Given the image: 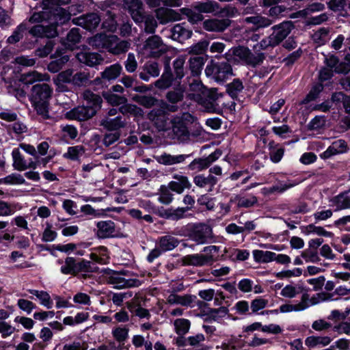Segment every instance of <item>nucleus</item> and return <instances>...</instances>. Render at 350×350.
Wrapping results in <instances>:
<instances>
[{"label": "nucleus", "instance_id": "f257e3e1", "mask_svg": "<svg viewBox=\"0 0 350 350\" xmlns=\"http://www.w3.org/2000/svg\"><path fill=\"white\" fill-rule=\"evenodd\" d=\"M186 56L179 55L172 63V68L170 63L166 62L164 70L160 78L154 82V86L160 90H165L171 87L174 82L180 84L182 79L187 72L185 66Z\"/></svg>", "mask_w": 350, "mask_h": 350}, {"label": "nucleus", "instance_id": "f03ea898", "mask_svg": "<svg viewBox=\"0 0 350 350\" xmlns=\"http://www.w3.org/2000/svg\"><path fill=\"white\" fill-rule=\"evenodd\" d=\"M194 117L189 113H183L172 116L171 118L170 133V138L180 143L187 142L190 139L191 133L188 125L194 122Z\"/></svg>", "mask_w": 350, "mask_h": 350}, {"label": "nucleus", "instance_id": "7ed1b4c3", "mask_svg": "<svg viewBox=\"0 0 350 350\" xmlns=\"http://www.w3.org/2000/svg\"><path fill=\"white\" fill-rule=\"evenodd\" d=\"M294 28V23L291 21H283L273 26L272 33L260 42V47L262 49H266L269 46L273 47L279 45Z\"/></svg>", "mask_w": 350, "mask_h": 350}, {"label": "nucleus", "instance_id": "20e7f679", "mask_svg": "<svg viewBox=\"0 0 350 350\" xmlns=\"http://www.w3.org/2000/svg\"><path fill=\"white\" fill-rule=\"evenodd\" d=\"M205 74L217 82L224 81L232 75L231 65L226 62H214L212 61L205 68Z\"/></svg>", "mask_w": 350, "mask_h": 350}, {"label": "nucleus", "instance_id": "39448f33", "mask_svg": "<svg viewBox=\"0 0 350 350\" xmlns=\"http://www.w3.org/2000/svg\"><path fill=\"white\" fill-rule=\"evenodd\" d=\"M232 54L246 65L255 67L265 58L262 53H253L247 47L239 46L231 49Z\"/></svg>", "mask_w": 350, "mask_h": 350}, {"label": "nucleus", "instance_id": "423d86ee", "mask_svg": "<svg viewBox=\"0 0 350 350\" xmlns=\"http://www.w3.org/2000/svg\"><path fill=\"white\" fill-rule=\"evenodd\" d=\"M148 119L159 131H167L170 129L171 119L164 109L154 108L148 114Z\"/></svg>", "mask_w": 350, "mask_h": 350}, {"label": "nucleus", "instance_id": "0eeeda50", "mask_svg": "<svg viewBox=\"0 0 350 350\" xmlns=\"http://www.w3.org/2000/svg\"><path fill=\"white\" fill-rule=\"evenodd\" d=\"M143 50L148 52L152 57H159L165 53L166 45L159 36L152 34L144 41Z\"/></svg>", "mask_w": 350, "mask_h": 350}, {"label": "nucleus", "instance_id": "6e6552de", "mask_svg": "<svg viewBox=\"0 0 350 350\" xmlns=\"http://www.w3.org/2000/svg\"><path fill=\"white\" fill-rule=\"evenodd\" d=\"M159 64L154 60L146 61L142 66H140L138 70V76L140 79L148 82L152 78H156L160 75Z\"/></svg>", "mask_w": 350, "mask_h": 350}, {"label": "nucleus", "instance_id": "1a4fd4ad", "mask_svg": "<svg viewBox=\"0 0 350 350\" xmlns=\"http://www.w3.org/2000/svg\"><path fill=\"white\" fill-rule=\"evenodd\" d=\"M189 237L197 244H204L212 237V229L206 224H200L193 226Z\"/></svg>", "mask_w": 350, "mask_h": 350}, {"label": "nucleus", "instance_id": "9d476101", "mask_svg": "<svg viewBox=\"0 0 350 350\" xmlns=\"http://www.w3.org/2000/svg\"><path fill=\"white\" fill-rule=\"evenodd\" d=\"M107 44V51L114 55L125 53L131 47V43L129 41L120 40L116 35H109Z\"/></svg>", "mask_w": 350, "mask_h": 350}, {"label": "nucleus", "instance_id": "9b49d317", "mask_svg": "<svg viewBox=\"0 0 350 350\" xmlns=\"http://www.w3.org/2000/svg\"><path fill=\"white\" fill-rule=\"evenodd\" d=\"M232 21L228 18H213L204 21L202 23V28L210 32L222 33L230 27Z\"/></svg>", "mask_w": 350, "mask_h": 350}, {"label": "nucleus", "instance_id": "f8f14e48", "mask_svg": "<svg viewBox=\"0 0 350 350\" xmlns=\"http://www.w3.org/2000/svg\"><path fill=\"white\" fill-rule=\"evenodd\" d=\"M76 58L79 63L92 68L101 65L105 60L104 57L101 54L90 51L77 53Z\"/></svg>", "mask_w": 350, "mask_h": 350}, {"label": "nucleus", "instance_id": "ddd939ff", "mask_svg": "<svg viewBox=\"0 0 350 350\" xmlns=\"http://www.w3.org/2000/svg\"><path fill=\"white\" fill-rule=\"evenodd\" d=\"M100 16L94 12L81 15L73 18L75 24L83 27L88 31H93L96 29L100 23Z\"/></svg>", "mask_w": 350, "mask_h": 350}, {"label": "nucleus", "instance_id": "4468645a", "mask_svg": "<svg viewBox=\"0 0 350 350\" xmlns=\"http://www.w3.org/2000/svg\"><path fill=\"white\" fill-rule=\"evenodd\" d=\"M221 155V152L217 150L206 157L195 159L189 164L188 169L191 171L198 172L207 169Z\"/></svg>", "mask_w": 350, "mask_h": 350}, {"label": "nucleus", "instance_id": "2eb2a0df", "mask_svg": "<svg viewBox=\"0 0 350 350\" xmlns=\"http://www.w3.org/2000/svg\"><path fill=\"white\" fill-rule=\"evenodd\" d=\"M52 89L46 83H38L32 86L31 99L32 103L49 101L51 97Z\"/></svg>", "mask_w": 350, "mask_h": 350}, {"label": "nucleus", "instance_id": "dca6fc26", "mask_svg": "<svg viewBox=\"0 0 350 350\" xmlns=\"http://www.w3.org/2000/svg\"><path fill=\"white\" fill-rule=\"evenodd\" d=\"M95 114L93 109H88L83 105L76 107L65 114V118L70 120H77L79 122L87 121L92 118Z\"/></svg>", "mask_w": 350, "mask_h": 350}, {"label": "nucleus", "instance_id": "f3484780", "mask_svg": "<svg viewBox=\"0 0 350 350\" xmlns=\"http://www.w3.org/2000/svg\"><path fill=\"white\" fill-rule=\"evenodd\" d=\"M191 210V206L178 207L176 208H164L161 207L158 210L159 217L171 219L172 221H178L186 217V213Z\"/></svg>", "mask_w": 350, "mask_h": 350}, {"label": "nucleus", "instance_id": "a211bd4d", "mask_svg": "<svg viewBox=\"0 0 350 350\" xmlns=\"http://www.w3.org/2000/svg\"><path fill=\"white\" fill-rule=\"evenodd\" d=\"M126 125V120L120 116L113 118H109V116H103L99 121V126L109 131L116 132L120 129L125 127Z\"/></svg>", "mask_w": 350, "mask_h": 350}, {"label": "nucleus", "instance_id": "6ab92c4d", "mask_svg": "<svg viewBox=\"0 0 350 350\" xmlns=\"http://www.w3.org/2000/svg\"><path fill=\"white\" fill-rule=\"evenodd\" d=\"M169 31V37L180 43H183L193 35L192 30L187 27L184 23L176 24Z\"/></svg>", "mask_w": 350, "mask_h": 350}, {"label": "nucleus", "instance_id": "aec40b11", "mask_svg": "<svg viewBox=\"0 0 350 350\" xmlns=\"http://www.w3.org/2000/svg\"><path fill=\"white\" fill-rule=\"evenodd\" d=\"M84 100L83 105L87 107L88 109H93V113L96 115L98 111L101 108V104L103 103L102 98L93 93L90 90H85L81 95Z\"/></svg>", "mask_w": 350, "mask_h": 350}, {"label": "nucleus", "instance_id": "412c9836", "mask_svg": "<svg viewBox=\"0 0 350 350\" xmlns=\"http://www.w3.org/2000/svg\"><path fill=\"white\" fill-rule=\"evenodd\" d=\"M155 16L160 24L167 23L178 21L181 18L180 14L176 11L166 8H159L155 10Z\"/></svg>", "mask_w": 350, "mask_h": 350}, {"label": "nucleus", "instance_id": "4be33fe9", "mask_svg": "<svg viewBox=\"0 0 350 350\" xmlns=\"http://www.w3.org/2000/svg\"><path fill=\"white\" fill-rule=\"evenodd\" d=\"M244 22L246 24L253 25V29L254 31H257L260 29H263L271 26L273 24V19L262 16L260 14H255L253 16L246 17L244 19Z\"/></svg>", "mask_w": 350, "mask_h": 350}, {"label": "nucleus", "instance_id": "5701e85b", "mask_svg": "<svg viewBox=\"0 0 350 350\" xmlns=\"http://www.w3.org/2000/svg\"><path fill=\"white\" fill-rule=\"evenodd\" d=\"M102 16L103 17V22L102 23V28L106 31L110 32H115L118 27V23L116 20V14L114 12V9L109 8L107 10H103Z\"/></svg>", "mask_w": 350, "mask_h": 350}, {"label": "nucleus", "instance_id": "b1692460", "mask_svg": "<svg viewBox=\"0 0 350 350\" xmlns=\"http://www.w3.org/2000/svg\"><path fill=\"white\" fill-rule=\"evenodd\" d=\"M217 182L218 178L211 174L207 176L198 174L193 178V183L197 187L206 189L208 192H211L213 190V187Z\"/></svg>", "mask_w": 350, "mask_h": 350}, {"label": "nucleus", "instance_id": "393cba45", "mask_svg": "<svg viewBox=\"0 0 350 350\" xmlns=\"http://www.w3.org/2000/svg\"><path fill=\"white\" fill-rule=\"evenodd\" d=\"M214 261L212 255L192 254L187 255L182 259L185 265L203 266Z\"/></svg>", "mask_w": 350, "mask_h": 350}, {"label": "nucleus", "instance_id": "a878e982", "mask_svg": "<svg viewBox=\"0 0 350 350\" xmlns=\"http://www.w3.org/2000/svg\"><path fill=\"white\" fill-rule=\"evenodd\" d=\"M325 63L327 67L334 69L338 73H348L350 72V64L339 63V59L334 55L329 54L325 56Z\"/></svg>", "mask_w": 350, "mask_h": 350}, {"label": "nucleus", "instance_id": "bb28decb", "mask_svg": "<svg viewBox=\"0 0 350 350\" xmlns=\"http://www.w3.org/2000/svg\"><path fill=\"white\" fill-rule=\"evenodd\" d=\"M81 35L79 28H72L64 38H62L61 43L66 49L73 50L76 45L81 42Z\"/></svg>", "mask_w": 350, "mask_h": 350}, {"label": "nucleus", "instance_id": "cd10ccee", "mask_svg": "<svg viewBox=\"0 0 350 350\" xmlns=\"http://www.w3.org/2000/svg\"><path fill=\"white\" fill-rule=\"evenodd\" d=\"M12 155L14 161L13 166L14 169L18 171H24L27 168H32L34 170L37 167V163L33 161L27 163L18 149H14L12 152Z\"/></svg>", "mask_w": 350, "mask_h": 350}, {"label": "nucleus", "instance_id": "c85d7f7f", "mask_svg": "<svg viewBox=\"0 0 350 350\" xmlns=\"http://www.w3.org/2000/svg\"><path fill=\"white\" fill-rule=\"evenodd\" d=\"M195 295L186 294L180 295L175 293L170 294L167 298V302L171 305L178 304L182 306L189 307L191 306L192 303L196 299Z\"/></svg>", "mask_w": 350, "mask_h": 350}, {"label": "nucleus", "instance_id": "c756f323", "mask_svg": "<svg viewBox=\"0 0 350 350\" xmlns=\"http://www.w3.org/2000/svg\"><path fill=\"white\" fill-rule=\"evenodd\" d=\"M51 13V17L56 26L59 24H64L70 19V14L62 7L57 6L53 9H45Z\"/></svg>", "mask_w": 350, "mask_h": 350}, {"label": "nucleus", "instance_id": "7c9ffc66", "mask_svg": "<svg viewBox=\"0 0 350 350\" xmlns=\"http://www.w3.org/2000/svg\"><path fill=\"white\" fill-rule=\"evenodd\" d=\"M96 227L98 228L97 236L101 239L112 237L115 232V224L111 220L98 221L96 224Z\"/></svg>", "mask_w": 350, "mask_h": 350}, {"label": "nucleus", "instance_id": "2f4dec72", "mask_svg": "<svg viewBox=\"0 0 350 350\" xmlns=\"http://www.w3.org/2000/svg\"><path fill=\"white\" fill-rule=\"evenodd\" d=\"M120 273H114L109 278V283L113 284L114 288L120 289L132 287L137 282L135 280H126L121 276Z\"/></svg>", "mask_w": 350, "mask_h": 350}, {"label": "nucleus", "instance_id": "473e14b6", "mask_svg": "<svg viewBox=\"0 0 350 350\" xmlns=\"http://www.w3.org/2000/svg\"><path fill=\"white\" fill-rule=\"evenodd\" d=\"M193 8L200 13H218L220 6L218 3L214 1L206 0L205 2H198Z\"/></svg>", "mask_w": 350, "mask_h": 350}, {"label": "nucleus", "instance_id": "72a5a7b5", "mask_svg": "<svg viewBox=\"0 0 350 350\" xmlns=\"http://www.w3.org/2000/svg\"><path fill=\"white\" fill-rule=\"evenodd\" d=\"M50 76L46 74H42L36 70L24 73L21 75V81L25 84H32L36 81H49Z\"/></svg>", "mask_w": 350, "mask_h": 350}, {"label": "nucleus", "instance_id": "f704fd0d", "mask_svg": "<svg viewBox=\"0 0 350 350\" xmlns=\"http://www.w3.org/2000/svg\"><path fill=\"white\" fill-rule=\"evenodd\" d=\"M188 157L189 155L186 154L171 155L164 153L158 157L157 161L162 165H172L184 162Z\"/></svg>", "mask_w": 350, "mask_h": 350}, {"label": "nucleus", "instance_id": "c9c22d12", "mask_svg": "<svg viewBox=\"0 0 350 350\" xmlns=\"http://www.w3.org/2000/svg\"><path fill=\"white\" fill-rule=\"evenodd\" d=\"M122 70V66L118 64H114L105 68L100 73L102 79L111 81L117 79L121 74Z\"/></svg>", "mask_w": 350, "mask_h": 350}, {"label": "nucleus", "instance_id": "e433bc0d", "mask_svg": "<svg viewBox=\"0 0 350 350\" xmlns=\"http://www.w3.org/2000/svg\"><path fill=\"white\" fill-rule=\"evenodd\" d=\"M109 36L104 33H98L88 38L87 42L96 49H103L106 50Z\"/></svg>", "mask_w": 350, "mask_h": 350}, {"label": "nucleus", "instance_id": "4c0bfd02", "mask_svg": "<svg viewBox=\"0 0 350 350\" xmlns=\"http://www.w3.org/2000/svg\"><path fill=\"white\" fill-rule=\"evenodd\" d=\"M185 88L178 83V85L168 91L165 94L166 100L172 103L176 104L181 102L184 98Z\"/></svg>", "mask_w": 350, "mask_h": 350}, {"label": "nucleus", "instance_id": "58836bf2", "mask_svg": "<svg viewBox=\"0 0 350 350\" xmlns=\"http://www.w3.org/2000/svg\"><path fill=\"white\" fill-rule=\"evenodd\" d=\"M204 64V58L201 56L191 57L189 59V67L193 77L199 76Z\"/></svg>", "mask_w": 350, "mask_h": 350}, {"label": "nucleus", "instance_id": "ea45409f", "mask_svg": "<svg viewBox=\"0 0 350 350\" xmlns=\"http://www.w3.org/2000/svg\"><path fill=\"white\" fill-rule=\"evenodd\" d=\"M159 244L161 250L165 252L176 247L179 244V241L171 235H165L159 239Z\"/></svg>", "mask_w": 350, "mask_h": 350}, {"label": "nucleus", "instance_id": "a19ab883", "mask_svg": "<svg viewBox=\"0 0 350 350\" xmlns=\"http://www.w3.org/2000/svg\"><path fill=\"white\" fill-rule=\"evenodd\" d=\"M331 29L329 27H321L312 35V39L316 44L323 45L328 38Z\"/></svg>", "mask_w": 350, "mask_h": 350}, {"label": "nucleus", "instance_id": "79ce46f5", "mask_svg": "<svg viewBox=\"0 0 350 350\" xmlns=\"http://www.w3.org/2000/svg\"><path fill=\"white\" fill-rule=\"evenodd\" d=\"M243 88L242 81L239 79H234L232 82L227 85L226 91L233 99H237Z\"/></svg>", "mask_w": 350, "mask_h": 350}, {"label": "nucleus", "instance_id": "37998d69", "mask_svg": "<svg viewBox=\"0 0 350 350\" xmlns=\"http://www.w3.org/2000/svg\"><path fill=\"white\" fill-rule=\"evenodd\" d=\"M325 5L320 2H315L308 5L306 8L299 10L297 14L301 17L307 18L312 13L322 12L325 10Z\"/></svg>", "mask_w": 350, "mask_h": 350}, {"label": "nucleus", "instance_id": "c03bdc74", "mask_svg": "<svg viewBox=\"0 0 350 350\" xmlns=\"http://www.w3.org/2000/svg\"><path fill=\"white\" fill-rule=\"evenodd\" d=\"M28 29L27 24L22 23L16 27L13 33L8 37L7 42L9 44H16L23 38V33Z\"/></svg>", "mask_w": 350, "mask_h": 350}, {"label": "nucleus", "instance_id": "a18cd8bd", "mask_svg": "<svg viewBox=\"0 0 350 350\" xmlns=\"http://www.w3.org/2000/svg\"><path fill=\"white\" fill-rule=\"evenodd\" d=\"M132 100L139 105L146 108H150L154 106L157 99L152 96L135 94L132 97Z\"/></svg>", "mask_w": 350, "mask_h": 350}, {"label": "nucleus", "instance_id": "49530a36", "mask_svg": "<svg viewBox=\"0 0 350 350\" xmlns=\"http://www.w3.org/2000/svg\"><path fill=\"white\" fill-rule=\"evenodd\" d=\"M333 202L336 205L337 210L350 208V190L335 197Z\"/></svg>", "mask_w": 350, "mask_h": 350}, {"label": "nucleus", "instance_id": "de8ad7c7", "mask_svg": "<svg viewBox=\"0 0 350 350\" xmlns=\"http://www.w3.org/2000/svg\"><path fill=\"white\" fill-rule=\"evenodd\" d=\"M55 46L54 40H48L44 45H41L35 50V55L40 58L47 57L52 52Z\"/></svg>", "mask_w": 350, "mask_h": 350}, {"label": "nucleus", "instance_id": "09e8293b", "mask_svg": "<svg viewBox=\"0 0 350 350\" xmlns=\"http://www.w3.org/2000/svg\"><path fill=\"white\" fill-rule=\"evenodd\" d=\"M118 111L124 116L133 115L134 116H139L142 114V109L135 105L122 104L118 109Z\"/></svg>", "mask_w": 350, "mask_h": 350}, {"label": "nucleus", "instance_id": "8fccbe9b", "mask_svg": "<svg viewBox=\"0 0 350 350\" xmlns=\"http://www.w3.org/2000/svg\"><path fill=\"white\" fill-rule=\"evenodd\" d=\"M175 332L178 336H184L190 328L191 323L186 319H177L174 322Z\"/></svg>", "mask_w": 350, "mask_h": 350}, {"label": "nucleus", "instance_id": "3c124183", "mask_svg": "<svg viewBox=\"0 0 350 350\" xmlns=\"http://www.w3.org/2000/svg\"><path fill=\"white\" fill-rule=\"evenodd\" d=\"M269 146L271 149L269 153L271 160L274 163L279 162L284 155V148L279 146L278 144H275L274 142H270Z\"/></svg>", "mask_w": 350, "mask_h": 350}, {"label": "nucleus", "instance_id": "603ef678", "mask_svg": "<svg viewBox=\"0 0 350 350\" xmlns=\"http://www.w3.org/2000/svg\"><path fill=\"white\" fill-rule=\"evenodd\" d=\"M144 23V31L147 34H154L156 29L158 26L157 18L152 15H147L143 21Z\"/></svg>", "mask_w": 350, "mask_h": 350}, {"label": "nucleus", "instance_id": "864d4df0", "mask_svg": "<svg viewBox=\"0 0 350 350\" xmlns=\"http://www.w3.org/2000/svg\"><path fill=\"white\" fill-rule=\"evenodd\" d=\"M209 42L206 40H202L198 43L193 44L188 49V53L199 55L204 54L208 49Z\"/></svg>", "mask_w": 350, "mask_h": 350}, {"label": "nucleus", "instance_id": "5fc2aeb1", "mask_svg": "<svg viewBox=\"0 0 350 350\" xmlns=\"http://www.w3.org/2000/svg\"><path fill=\"white\" fill-rule=\"evenodd\" d=\"M254 258L258 262H269L273 260L275 253L269 251L254 250Z\"/></svg>", "mask_w": 350, "mask_h": 350}, {"label": "nucleus", "instance_id": "6e6d98bb", "mask_svg": "<svg viewBox=\"0 0 350 350\" xmlns=\"http://www.w3.org/2000/svg\"><path fill=\"white\" fill-rule=\"evenodd\" d=\"M331 342V338L328 336H309L306 340L305 343L308 347H314L317 345H322L326 346Z\"/></svg>", "mask_w": 350, "mask_h": 350}, {"label": "nucleus", "instance_id": "4d7b16f0", "mask_svg": "<svg viewBox=\"0 0 350 350\" xmlns=\"http://www.w3.org/2000/svg\"><path fill=\"white\" fill-rule=\"evenodd\" d=\"M159 201L163 204H170L174 200V195L168 187L161 185L159 190Z\"/></svg>", "mask_w": 350, "mask_h": 350}, {"label": "nucleus", "instance_id": "13d9d810", "mask_svg": "<svg viewBox=\"0 0 350 350\" xmlns=\"http://www.w3.org/2000/svg\"><path fill=\"white\" fill-rule=\"evenodd\" d=\"M68 61L69 57L68 55H64L56 60L51 62L47 66V69L52 73H56L59 72Z\"/></svg>", "mask_w": 350, "mask_h": 350}, {"label": "nucleus", "instance_id": "bf43d9fd", "mask_svg": "<svg viewBox=\"0 0 350 350\" xmlns=\"http://www.w3.org/2000/svg\"><path fill=\"white\" fill-rule=\"evenodd\" d=\"M7 131L8 133H14L16 135H20L27 131V126L21 121H14L13 124H9L7 127Z\"/></svg>", "mask_w": 350, "mask_h": 350}, {"label": "nucleus", "instance_id": "052dcab7", "mask_svg": "<svg viewBox=\"0 0 350 350\" xmlns=\"http://www.w3.org/2000/svg\"><path fill=\"white\" fill-rule=\"evenodd\" d=\"M104 98L112 106H118L122 104H126L128 100L124 96H118L111 93L103 94Z\"/></svg>", "mask_w": 350, "mask_h": 350}, {"label": "nucleus", "instance_id": "680f3d73", "mask_svg": "<svg viewBox=\"0 0 350 350\" xmlns=\"http://www.w3.org/2000/svg\"><path fill=\"white\" fill-rule=\"evenodd\" d=\"M36 113L43 120H47L50 118L49 113V101H42L40 103H33Z\"/></svg>", "mask_w": 350, "mask_h": 350}, {"label": "nucleus", "instance_id": "e2e57ef3", "mask_svg": "<svg viewBox=\"0 0 350 350\" xmlns=\"http://www.w3.org/2000/svg\"><path fill=\"white\" fill-rule=\"evenodd\" d=\"M329 14L324 12L318 16L308 17L305 22L306 26L320 25L329 21Z\"/></svg>", "mask_w": 350, "mask_h": 350}, {"label": "nucleus", "instance_id": "0e129e2a", "mask_svg": "<svg viewBox=\"0 0 350 350\" xmlns=\"http://www.w3.org/2000/svg\"><path fill=\"white\" fill-rule=\"evenodd\" d=\"M85 153L83 146H71L68 148V152L64 154V157L71 160H77Z\"/></svg>", "mask_w": 350, "mask_h": 350}, {"label": "nucleus", "instance_id": "69168bd1", "mask_svg": "<svg viewBox=\"0 0 350 350\" xmlns=\"http://www.w3.org/2000/svg\"><path fill=\"white\" fill-rule=\"evenodd\" d=\"M61 271L64 274H76L77 262L74 258L67 257L65 260V265L61 267Z\"/></svg>", "mask_w": 350, "mask_h": 350}, {"label": "nucleus", "instance_id": "338daca9", "mask_svg": "<svg viewBox=\"0 0 350 350\" xmlns=\"http://www.w3.org/2000/svg\"><path fill=\"white\" fill-rule=\"evenodd\" d=\"M180 11L187 16L188 21L193 24H196L203 21L204 16L200 12H195L189 8H182Z\"/></svg>", "mask_w": 350, "mask_h": 350}, {"label": "nucleus", "instance_id": "774afa93", "mask_svg": "<svg viewBox=\"0 0 350 350\" xmlns=\"http://www.w3.org/2000/svg\"><path fill=\"white\" fill-rule=\"evenodd\" d=\"M137 62L134 53H129L127 55V58L124 62V67L127 72H134L137 69Z\"/></svg>", "mask_w": 350, "mask_h": 350}]
</instances>
